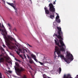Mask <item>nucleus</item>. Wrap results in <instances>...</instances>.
Listing matches in <instances>:
<instances>
[{
	"instance_id": "obj_1",
	"label": "nucleus",
	"mask_w": 78,
	"mask_h": 78,
	"mask_svg": "<svg viewBox=\"0 0 78 78\" xmlns=\"http://www.w3.org/2000/svg\"><path fill=\"white\" fill-rule=\"evenodd\" d=\"M64 47V51H62L61 50V48H60L59 50V47H57L56 46L55 47V50L56 52L57 55H58V57H60L62 58V59H64V60L65 61V62H66L67 63H69V60H70V61H73V55H72L70 53H69L67 55V59L65 58H64V56H63V55H61V51H66V50H65V49H66V48H65V47Z\"/></svg>"
},
{
	"instance_id": "obj_2",
	"label": "nucleus",
	"mask_w": 78,
	"mask_h": 78,
	"mask_svg": "<svg viewBox=\"0 0 78 78\" xmlns=\"http://www.w3.org/2000/svg\"><path fill=\"white\" fill-rule=\"evenodd\" d=\"M54 36H56V37H57V38L58 39H59V41L61 45H59V42L57 41L56 40H54L55 41V43L56 45H58L59 47L61 48H60V50H61V51H64L65 49L64 48V47H65V48H66V45H65L64 43V42H63V41H62V37L63 35H62L61 34H60V35L59 34L58 35L57 34H54V35H53V37Z\"/></svg>"
},
{
	"instance_id": "obj_3",
	"label": "nucleus",
	"mask_w": 78,
	"mask_h": 78,
	"mask_svg": "<svg viewBox=\"0 0 78 78\" xmlns=\"http://www.w3.org/2000/svg\"><path fill=\"white\" fill-rule=\"evenodd\" d=\"M15 65L17 67L14 66L15 69L18 73H20L22 72H25V69L22 68V67H20L19 68V64L18 62H16Z\"/></svg>"
},
{
	"instance_id": "obj_4",
	"label": "nucleus",
	"mask_w": 78,
	"mask_h": 78,
	"mask_svg": "<svg viewBox=\"0 0 78 78\" xmlns=\"http://www.w3.org/2000/svg\"><path fill=\"white\" fill-rule=\"evenodd\" d=\"M3 34L4 35V38L5 39V40L6 41V42L7 43V44L8 47H11V44H10L8 42L9 41V40H12V39H13V38L11 37L10 35H8L7 37L6 35H5L4 33L3 35Z\"/></svg>"
},
{
	"instance_id": "obj_5",
	"label": "nucleus",
	"mask_w": 78,
	"mask_h": 78,
	"mask_svg": "<svg viewBox=\"0 0 78 78\" xmlns=\"http://www.w3.org/2000/svg\"><path fill=\"white\" fill-rule=\"evenodd\" d=\"M49 6L50 7L49 11H50L51 12H55V9L54 8L55 6H53V4H52V3H50L49 4Z\"/></svg>"
},
{
	"instance_id": "obj_6",
	"label": "nucleus",
	"mask_w": 78,
	"mask_h": 78,
	"mask_svg": "<svg viewBox=\"0 0 78 78\" xmlns=\"http://www.w3.org/2000/svg\"><path fill=\"white\" fill-rule=\"evenodd\" d=\"M8 5H10V6H11L13 7L14 9L15 10L16 12V13L17 14V8H16V7L14 6V4H13V3H11L8 2Z\"/></svg>"
},
{
	"instance_id": "obj_7",
	"label": "nucleus",
	"mask_w": 78,
	"mask_h": 78,
	"mask_svg": "<svg viewBox=\"0 0 78 78\" xmlns=\"http://www.w3.org/2000/svg\"><path fill=\"white\" fill-rule=\"evenodd\" d=\"M57 28L58 30V34H59V35H60V34H61L62 36H63L62 32L61 31V27H57Z\"/></svg>"
},
{
	"instance_id": "obj_8",
	"label": "nucleus",
	"mask_w": 78,
	"mask_h": 78,
	"mask_svg": "<svg viewBox=\"0 0 78 78\" xmlns=\"http://www.w3.org/2000/svg\"><path fill=\"white\" fill-rule=\"evenodd\" d=\"M45 11V12L46 14H49V11L47 9V7L44 8Z\"/></svg>"
},
{
	"instance_id": "obj_9",
	"label": "nucleus",
	"mask_w": 78,
	"mask_h": 78,
	"mask_svg": "<svg viewBox=\"0 0 78 78\" xmlns=\"http://www.w3.org/2000/svg\"><path fill=\"white\" fill-rule=\"evenodd\" d=\"M5 61V59L3 57H1L0 58V63L3 62Z\"/></svg>"
},
{
	"instance_id": "obj_10",
	"label": "nucleus",
	"mask_w": 78,
	"mask_h": 78,
	"mask_svg": "<svg viewBox=\"0 0 78 78\" xmlns=\"http://www.w3.org/2000/svg\"><path fill=\"white\" fill-rule=\"evenodd\" d=\"M22 51H21V53H25V51L26 52H28V51H27V49H24V48L22 49Z\"/></svg>"
},
{
	"instance_id": "obj_11",
	"label": "nucleus",
	"mask_w": 78,
	"mask_h": 78,
	"mask_svg": "<svg viewBox=\"0 0 78 78\" xmlns=\"http://www.w3.org/2000/svg\"><path fill=\"white\" fill-rule=\"evenodd\" d=\"M50 18L51 19H53L55 18V15H51L50 16Z\"/></svg>"
},
{
	"instance_id": "obj_12",
	"label": "nucleus",
	"mask_w": 78,
	"mask_h": 78,
	"mask_svg": "<svg viewBox=\"0 0 78 78\" xmlns=\"http://www.w3.org/2000/svg\"><path fill=\"white\" fill-rule=\"evenodd\" d=\"M56 21L57 23H60L61 22V20L59 19H56Z\"/></svg>"
},
{
	"instance_id": "obj_13",
	"label": "nucleus",
	"mask_w": 78,
	"mask_h": 78,
	"mask_svg": "<svg viewBox=\"0 0 78 78\" xmlns=\"http://www.w3.org/2000/svg\"><path fill=\"white\" fill-rule=\"evenodd\" d=\"M30 55L31 57H32V58L34 59V58H36V56L34 54H31Z\"/></svg>"
},
{
	"instance_id": "obj_14",
	"label": "nucleus",
	"mask_w": 78,
	"mask_h": 78,
	"mask_svg": "<svg viewBox=\"0 0 78 78\" xmlns=\"http://www.w3.org/2000/svg\"><path fill=\"white\" fill-rule=\"evenodd\" d=\"M48 61L49 64H53V62L51 60H49Z\"/></svg>"
},
{
	"instance_id": "obj_15",
	"label": "nucleus",
	"mask_w": 78,
	"mask_h": 78,
	"mask_svg": "<svg viewBox=\"0 0 78 78\" xmlns=\"http://www.w3.org/2000/svg\"><path fill=\"white\" fill-rule=\"evenodd\" d=\"M27 57L28 59H29L30 60H32V59H31V58H30V57L28 55H27Z\"/></svg>"
},
{
	"instance_id": "obj_16",
	"label": "nucleus",
	"mask_w": 78,
	"mask_h": 78,
	"mask_svg": "<svg viewBox=\"0 0 78 78\" xmlns=\"http://www.w3.org/2000/svg\"><path fill=\"white\" fill-rule=\"evenodd\" d=\"M15 59L16 60V61H18V62H21V61H20V60L17 59V58H15Z\"/></svg>"
},
{
	"instance_id": "obj_17",
	"label": "nucleus",
	"mask_w": 78,
	"mask_h": 78,
	"mask_svg": "<svg viewBox=\"0 0 78 78\" xmlns=\"http://www.w3.org/2000/svg\"><path fill=\"white\" fill-rule=\"evenodd\" d=\"M33 60H29V62L30 63V64H33Z\"/></svg>"
},
{
	"instance_id": "obj_18",
	"label": "nucleus",
	"mask_w": 78,
	"mask_h": 78,
	"mask_svg": "<svg viewBox=\"0 0 78 78\" xmlns=\"http://www.w3.org/2000/svg\"><path fill=\"white\" fill-rule=\"evenodd\" d=\"M4 31L5 33V34H7V32L6 31V30H5V29H4Z\"/></svg>"
},
{
	"instance_id": "obj_19",
	"label": "nucleus",
	"mask_w": 78,
	"mask_h": 78,
	"mask_svg": "<svg viewBox=\"0 0 78 78\" xmlns=\"http://www.w3.org/2000/svg\"><path fill=\"white\" fill-rule=\"evenodd\" d=\"M59 72L58 73H61V68H59Z\"/></svg>"
},
{
	"instance_id": "obj_20",
	"label": "nucleus",
	"mask_w": 78,
	"mask_h": 78,
	"mask_svg": "<svg viewBox=\"0 0 78 78\" xmlns=\"http://www.w3.org/2000/svg\"><path fill=\"white\" fill-rule=\"evenodd\" d=\"M34 59L37 62H38V61H37V60L36 59V57H35L34 58Z\"/></svg>"
},
{
	"instance_id": "obj_21",
	"label": "nucleus",
	"mask_w": 78,
	"mask_h": 78,
	"mask_svg": "<svg viewBox=\"0 0 78 78\" xmlns=\"http://www.w3.org/2000/svg\"><path fill=\"white\" fill-rule=\"evenodd\" d=\"M0 50L2 51H4V49L2 48H0Z\"/></svg>"
},
{
	"instance_id": "obj_22",
	"label": "nucleus",
	"mask_w": 78,
	"mask_h": 78,
	"mask_svg": "<svg viewBox=\"0 0 78 78\" xmlns=\"http://www.w3.org/2000/svg\"><path fill=\"white\" fill-rule=\"evenodd\" d=\"M16 53L17 54V55H19V56L20 55V53L18 52L17 51H16Z\"/></svg>"
},
{
	"instance_id": "obj_23",
	"label": "nucleus",
	"mask_w": 78,
	"mask_h": 78,
	"mask_svg": "<svg viewBox=\"0 0 78 78\" xmlns=\"http://www.w3.org/2000/svg\"><path fill=\"white\" fill-rule=\"evenodd\" d=\"M0 78H2V74L1 72H0Z\"/></svg>"
},
{
	"instance_id": "obj_24",
	"label": "nucleus",
	"mask_w": 78,
	"mask_h": 78,
	"mask_svg": "<svg viewBox=\"0 0 78 78\" xmlns=\"http://www.w3.org/2000/svg\"><path fill=\"white\" fill-rule=\"evenodd\" d=\"M55 52H56V51H55L54 52V54L55 55H54V58H56V54L55 53Z\"/></svg>"
},
{
	"instance_id": "obj_25",
	"label": "nucleus",
	"mask_w": 78,
	"mask_h": 78,
	"mask_svg": "<svg viewBox=\"0 0 78 78\" xmlns=\"http://www.w3.org/2000/svg\"><path fill=\"white\" fill-rule=\"evenodd\" d=\"M18 50H19L20 51H22V49H20V48H18Z\"/></svg>"
},
{
	"instance_id": "obj_26",
	"label": "nucleus",
	"mask_w": 78,
	"mask_h": 78,
	"mask_svg": "<svg viewBox=\"0 0 78 78\" xmlns=\"http://www.w3.org/2000/svg\"><path fill=\"white\" fill-rule=\"evenodd\" d=\"M38 62L40 64H41V65H42V66H43V65L44 64H43V63H42V62H39V61H38Z\"/></svg>"
},
{
	"instance_id": "obj_27",
	"label": "nucleus",
	"mask_w": 78,
	"mask_h": 78,
	"mask_svg": "<svg viewBox=\"0 0 78 78\" xmlns=\"http://www.w3.org/2000/svg\"><path fill=\"white\" fill-rule=\"evenodd\" d=\"M27 45H28V46H29V47H31V48H32V47H32V46H31V45L29 44H28V43H27Z\"/></svg>"
},
{
	"instance_id": "obj_28",
	"label": "nucleus",
	"mask_w": 78,
	"mask_h": 78,
	"mask_svg": "<svg viewBox=\"0 0 78 78\" xmlns=\"http://www.w3.org/2000/svg\"><path fill=\"white\" fill-rule=\"evenodd\" d=\"M20 57H21V58H22V59H24V58H23V57H22V55H20Z\"/></svg>"
},
{
	"instance_id": "obj_29",
	"label": "nucleus",
	"mask_w": 78,
	"mask_h": 78,
	"mask_svg": "<svg viewBox=\"0 0 78 78\" xmlns=\"http://www.w3.org/2000/svg\"><path fill=\"white\" fill-rule=\"evenodd\" d=\"M43 77L44 78H47V76H46L45 75H44Z\"/></svg>"
},
{
	"instance_id": "obj_30",
	"label": "nucleus",
	"mask_w": 78,
	"mask_h": 78,
	"mask_svg": "<svg viewBox=\"0 0 78 78\" xmlns=\"http://www.w3.org/2000/svg\"><path fill=\"white\" fill-rule=\"evenodd\" d=\"M59 16H57L56 17V19H59Z\"/></svg>"
},
{
	"instance_id": "obj_31",
	"label": "nucleus",
	"mask_w": 78,
	"mask_h": 78,
	"mask_svg": "<svg viewBox=\"0 0 78 78\" xmlns=\"http://www.w3.org/2000/svg\"><path fill=\"white\" fill-rule=\"evenodd\" d=\"M23 54H24V57L25 58V59H27V57H26V55H25V53Z\"/></svg>"
},
{
	"instance_id": "obj_32",
	"label": "nucleus",
	"mask_w": 78,
	"mask_h": 78,
	"mask_svg": "<svg viewBox=\"0 0 78 78\" xmlns=\"http://www.w3.org/2000/svg\"><path fill=\"white\" fill-rule=\"evenodd\" d=\"M7 25L9 26V27H11V25H10V24L8 23Z\"/></svg>"
},
{
	"instance_id": "obj_33",
	"label": "nucleus",
	"mask_w": 78,
	"mask_h": 78,
	"mask_svg": "<svg viewBox=\"0 0 78 78\" xmlns=\"http://www.w3.org/2000/svg\"><path fill=\"white\" fill-rule=\"evenodd\" d=\"M3 46L4 48H5L6 47V46L4 44L3 45Z\"/></svg>"
},
{
	"instance_id": "obj_34",
	"label": "nucleus",
	"mask_w": 78,
	"mask_h": 78,
	"mask_svg": "<svg viewBox=\"0 0 78 78\" xmlns=\"http://www.w3.org/2000/svg\"><path fill=\"white\" fill-rule=\"evenodd\" d=\"M9 73H12V71H9Z\"/></svg>"
},
{
	"instance_id": "obj_35",
	"label": "nucleus",
	"mask_w": 78,
	"mask_h": 78,
	"mask_svg": "<svg viewBox=\"0 0 78 78\" xmlns=\"http://www.w3.org/2000/svg\"><path fill=\"white\" fill-rule=\"evenodd\" d=\"M55 4H56V2H55L54 1V2L53 3V4L55 5Z\"/></svg>"
},
{
	"instance_id": "obj_36",
	"label": "nucleus",
	"mask_w": 78,
	"mask_h": 78,
	"mask_svg": "<svg viewBox=\"0 0 78 78\" xmlns=\"http://www.w3.org/2000/svg\"><path fill=\"white\" fill-rule=\"evenodd\" d=\"M2 28H4L5 29V27H4V26L3 25V24H2Z\"/></svg>"
},
{
	"instance_id": "obj_37",
	"label": "nucleus",
	"mask_w": 78,
	"mask_h": 78,
	"mask_svg": "<svg viewBox=\"0 0 78 78\" xmlns=\"http://www.w3.org/2000/svg\"><path fill=\"white\" fill-rule=\"evenodd\" d=\"M75 78H78V75H77L76 77H75Z\"/></svg>"
},
{
	"instance_id": "obj_38",
	"label": "nucleus",
	"mask_w": 78,
	"mask_h": 78,
	"mask_svg": "<svg viewBox=\"0 0 78 78\" xmlns=\"http://www.w3.org/2000/svg\"><path fill=\"white\" fill-rule=\"evenodd\" d=\"M23 78H27V77H26V76H24L23 77Z\"/></svg>"
},
{
	"instance_id": "obj_39",
	"label": "nucleus",
	"mask_w": 78,
	"mask_h": 78,
	"mask_svg": "<svg viewBox=\"0 0 78 78\" xmlns=\"http://www.w3.org/2000/svg\"><path fill=\"white\" fill-rule=\"evenodd\" d=\"M14 3H16V1H14Z\"/></svg>"
},
{
	"instance_id": "obj_40",
	"label": "nucleus",
	"mask_w": 78,
	"mask_h": 78,
	"mask_svg": "<svg viewBox=\"0 0 78 78\" xmlns=\"http://www.w3.org/2000/svg\"><path fill=\"white\" fill-rule=\"evenodd\" d=\"M3 78H5V76H3Z\"/></svg>"
},
{
	"instance_id": "obj_41",
	"label": "nucleus",
	"mask_w": 78,
	"mask_h": 78,
	"mask_svg": "<svg viewBox=\"0 0 78 78\" xmlns=\"http://www.w3.org/2000/svg\"><path fill=\"white\" fill-rule=\"evenodd\" d=\"M7 60H8V58H7Z\"/></svg>"
},
{
	"instance_id": "obj_42",
	"label": "nucleus",
	"mask_w": 78,
	"mask_h": 78,
	"mask_svg": "<svg viewBox=\"0 0 78 78\" xmlns=\"http://www.w3.org/2000/svg\"><path fill=\"white\" fill-rule=\"evenodd\" d=\"M30 2H31V0H30Z\"/></svg>"
},
{
	"instance_id": "obj_43",
	"label": "nucleus",
	"mask_w": 78,
	"mask_h": 78,
	"mask_svg": "<svg viewBox=\"0 0 78 78\" xmlns=\"http://www.w3.org/2000/svg\"><path fill=\"white\" fill-rule=\"evenodd\" d=\"M0 25H1V23H0Z\"/></svg>"
},
{
	"instance_id": "obj_44",
	"label": "nucleus",
	"mask_w": 78,
	"mask_h": 78,
	"mask_svg": "<svg viewBox=\"0 0 78 78\" xmlns=\"http://www.w3.org/2000/svg\"><path fill=\"white\" fill-rule=\"evenodd\" d=\"M15 42H16V41L15 40Z\"/></svg>"
},
{
	"instance_id": "obj_45",
	"label": "nucleus",
	"mask_w": 78,
	"mask_h": 78,
	"mask_svg": "<svg viewBox=\"0 0 78 78\" xmlns=\"http://www.w3.org/2000/svg\"><path fill=\"white\" fill-rule=\"evenodd\" d=\"M10 19H12V18H10Z\"/></svg>"
},
{
	"instance_id": "obj_46",
	"label": "nucleus",
	"mask_w": 78,
	"mask_h": 78,
	"mask_svg": "<svg viewBox=\"0 0 78 78\" xmlns=\"http://www.w3.org/2000/svg\"><path fill=\"white\" fill-rule=\"evenodd\" d=\"M1 56H2V55H1Z\"/></svg>"
},
{
	"instance_id": "obj_47",
	"label": "nucleus",
	"mask_w": 78,
	"mask_h": 78,
	"mask_svg": "<svg viewBox=\"0 0 78 78\" xmlns=\"http://www.w3.org/2000/svg\"><path fill=\"white\" fill-rule=\"evenodd\" d=\"M55 2H56V0H55Z\"/></svg>"
},
{
	"instance_id": "obj_48",
	"label": "nucleus",
	"mask_w": 78,
	"mask_h": 78,
	"mask_svg": "<svg viewBox=\"0 0 78 78\" xmlns=\"http://www.w3.org/2000/svg\"><path fill=\"white\" fill-rule=\"evenodd\" d=\"M2 30V31H3V30Z\"/></svg>"
},
{
	"instance_id": "obj_49",
	"label": "nucleus",
	"mask_w": 78,
	"mask_h": 78,
	"mask_svg": "<svg viewBox=\"0 0 78 78\" xmlns=\"http://www.w3.org/2000/svg\"><path fill=\"white\" fill-rule=\"evenodd\" d=\"M31 69H32V68H31Z\"/></svg>"
}]
</instances>
